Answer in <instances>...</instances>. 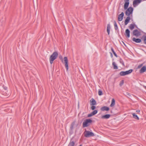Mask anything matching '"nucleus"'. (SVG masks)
Instances as JSON below:
<instances>
[{
	"label": "nucleus",
	"mask_w": 146,
	"mask_h": 146,
	"mask_svg": "<svg viewBox=\"0 0 146 146\" xmlns=\"http://www.w3.org/2000/svg\"><path fill=\"white\" fill-rule=\"evenodd\" d=\"M124 23H125V25L124 26V28H125V26H126L128 24V17H127L126 18V19Z\"/></svg>",
	"instance_id": "21"
},
{
	"label": "nucleus",
	"mask_w": 146,
	"mask_h": 146,
	"mask_svg": "<svg viewBox=\"0 0 146 146\" xmlns=\"http://www.w3.org/2000/svg\"><path fill=\"white\" fill-rule=\"evenodd\" d=\"M146 71V66H144L140 70L141 73H143Z\"/></svg>",
	"instance_id": "12"
},
{
	"label": "nucleus",
	"mask_w": 146,
	"mask_h": 146,
	"mask_svg": "<svg viewBox=\"0 0 146 146\" xmlns=\"http://www.w3.org/2000/svg\"><path fill=\"white\" fill-rule=\"evenodd\" d=\"M58 54L57 52H55L53 53L52 55L50 56L49 60L50 63L51 64H52L53 61L57 57Z\"/></svg>",
	"instance_id": "1"
},
{
	"label": "nucleus",
	"mask_w": 146,
	"mask_h": 146,
	"mask_svg": "<svg viewBox=\"0 0 146 146\" xmlns=\"http://www.w3.org/2000/svg\"><path fill=\"white\" fill-rule=\"evenodd\" d=\"M120 42V43L122 45H123L122 44H123L124 46H126V47H127V46L126 45H125V44L124 43V42H123V41H121V42Z\"/></svg>",
	"instance_id": "28"
},
{
	"label": "nucleus",
	"mask_w": 146,
	"mask_h": 146,
	"mask_svg": "<svg viewBox=\"0 0 146 146\" xmlns=\"http://www.w3.org/2000/svg\"><path fill=\"white\" fill-rule=\"evenodd\" d=\"M98 112V111L97 110H94L93 111L92 113V115H94L96 114Z\"/></svg>",
	"instance_id": "25"
},
{
	"label": "nucleus",
	"mask_w": 146,
	"mask_h": 146,
	"mask_svg": "<svg viewBox=\"0 0 146 146\" xmlns=\"http://www.w3.org/2000/svg\"><path fill=\"white\" fill-rule=\"evenodd\" d=\"M121 63L123 65V66L124 65L123 62V61H120Z\"/></svg>",
	"instance_id": "36"
},
{
	"label": "nucleus",
	"mask_w": 146,
	"mask_h": 146,
	"mask_svg": "<svg viewBox=\"0 0 146 146\" xmlns=\"http://www.w3.org/2000/svg\"><path fill=\"white\" fill-rule=\"evenodd\" d=\"M132 72V70L131 69L128 70V74L131 73Z\"/></svg>",
	"instance_id": "32"
},
{
	"label": "nucleus",
	"mask_w": 146,
	"mask_h": 146,
	"mask_svg": "<svg viewBox=\"0 0 146 146\" xmlns=\"http://www.w3.org/2000/svg\"><path fill=\"white\" fill-rule=\"evenodd\" d=\"M125 35L126 37H128V29H127L126 30Z\"/></svg>",
	"instance_id": "26"
},
{
	"label": "nucleus",
	"mask_w": 146,
	"mask_h": 146,
	"mask_svg": "<svg viewBox=\"0 0 146 146\" xmlns=\"http://www.w3.org/2000/svg\"><path fill=\"white\" fill-rule=\"evenodd\" d=\"M132 40L136 43H140L141 42V39L139 38H133L132 39Z\"/></svg>",
	"instance_id": "11"
},
{
	"label": "nucleus",
	"mask_w": 146,
	"mask_h": 146,
	"mask_svg": "<svg viewBox=\"0 0 146 146\" xmlns=\"http://www.w3.org/2000/svg\"><path fill=\"white\" fill-rule=\"evenodd\" d=\"M110 114H106L102 115L101 117V118L102 119H107L110 117Z\"/></svg>",
	"instance_id": "8"
},
{
	"label": "nucleus",
	"mask_w": 146,
	"mask_h": 146,
	"mask_svg": "<svg viewBox=\"0 0 146 146\" xmlns=\"http://www.w3.org/2000/svg\"><path fill=\"white\" fill-rule=\"evenodd\" d=\"M90 102L91 103V105H95L96 104V101L93 98L90 100Z\"/></svg>",
	"instance_id": "14"
},
{
	"label": "nucleus",
	"mask_w": 146,
	"mask_h": 146,
	"mask_svg": "<svg viewBox=\"0 0 146 146\" xmlns=\"http://www.w3.org/2000/svg\"><path fill=\"white\" fill-rule=\"evenodd\" d=\"M144 87H145V89H146V86H144Z\"/></svg>",
	"instance_id": "44"
},
{
	"label": "nucleus",
	"mask_w": 146,
	"mask_h": 146,
	"mask_svg": "<svg viewBox=\"0 0 146 146\" xmlns=\"http://www.w3.org/2000/svg\"><path fill=\"white\" fill-rule=\"evenodd\" d=\"M133 35L136 36H138L140 35V33L137 30H135L133 31Z\"/></svg>",
	"instance_id": "6"
},
{
	"label": "nucleus",
	"mask_w": 146,
	"mask_h": 146,
	"mask_svg": "<svg viewBox=\"0 0 146 146\" xmlns=\"http://www.w3.org/2000/svg\"><path fill=\"white\" fill-rule=\"evenodd\" d=\"M112 65L113 66V68L114 69H118V67L115 62H112Z\"/></svg>",
	"instance_id": "17"
},
{
	"label": "nucleus",
	"mask_w": 146,
	"mask_h": 146,
	"mask_svg": "<svg viewBox=\"0 0 146 146\" xmlns=\"http://www.w3.org/2000/svg\"><path fill=\"white\" fill-rule=\"evenodd\" d=\"M140 110H137L136 111V112H138V113H139V112H140Z\"/></svg>",
	"instance_id": "37"
},
{
	"label": "nucleus",
	"mask_w": 146,
	"mask_h": 146,
	"mask_svg": "<svg viewBox=\"0 0 146 146\" xmlns=\"http://www.w3.org/2000/svg\"><path fill=\"white\" fill-rule=\"evenodd\" d=\"M142 0H134L133 2V5L134 7L137 6L142 1Z\"/></svg>",
	"instance_id": "5"
},
{
	"label": "nucleus",
	"mask_w": 146,
	"mask_h": 146,
	"mask_svg": "<svg viewBox=\"0 0 146 146\" xmlns=\"http://www.w3.org/2000/svg\"><path fill=\"white\" fill-rule=\"evenodd\" d=\"M111 29V27L109 24H108L107 25V31L108 33V35H109L110 33V30Z\"/></svg>",
	"instance_id": "13"
},
{
	"label": "nucleus",
	"mask_w": 146,
	"mask_h": 146,
	"mask_svg": "<svg viewBox=\"0 0 146 146\" xmlns=\"http://www.w3.org/2000/svg\"><path fill=\"white\" fill-rule=\"evenodd\" d=\"M128 22H129V18L128 17Z\"/></svg>",
	"instance_id": "42"
},
{
	"label": "nucleus",
	"mask_w": 146,
	"mask_h": 146,
	"mask_svg": "<svg viewBox=\"0 0 146 146\" xmlns=\"http://www.w3.org/2000/svg\"><path fill=\"white\" fill-rule=\"evenodd\" d=\"M93 115H92V113H90L88 115V117H90Z\"/></svg>",
	"instance_id": "29"
},
{
	"label": "nucleus",
	"mask_w": 146,
	"mask_h": 146,
	"mask_svg": "<svg viewBox=\"0 0 146 146\" xmlns=\"http://www.w3.org/2000/svg\"><path fill=\"white\" fill-rule=\"evenodd\" d=\"M95 108V107L94 106H92L91 107V109L92 110H94Z\"/></svg>",
	"instance_id": "30"
},
{
	"label": "nucleus",
	"mask_w": 146,
	"mask_h": 146,
	"mask_svg": "<svg viewBox=\"0 0 146 146\" xmlns=\"http://www.w3.org/2000/svg\"><path fill=\"white\" fill-rule=\"evenodd\" d=\"M142 65H143L142 64H141L139 65L138 66V68H141L142 66Z\"/></svg>",
	"instance_id": "35"
},
{
	"label": "nucleus",
	"mask_w": 146,
	"mask_h": 146,
	"mask_svg": "<svg viewBox=\"0 0 146 146\" xmlns=\"http://www.w3.org/2000/svg\"><path fill=\"white\" fill-rule=\"evenodd\" d=\"M79 146H81V145H80Z\"/></svg>",
	"instance_id": "45"
},
{
	"label": "nucleus",
	"mask_w": 146,
	"mask_h": 146,
	"mask_svg": "<svg viewBox=\"0 0 146 146\" xmlns=\"http://www.w3.org/2000/svg\"><path fill=\"white\" fill-rule=\"evenodd\" d=\"M125 3L124 4V9H126L128 7V0H124Z\"/></svg>",
	"instance_id": "18"
},
{
	"label": "nucleus",
	"mask_w": 146,
	"mask_h": 146,
	"mask_svg": "<svg viewBox=\"0 0 146 146\" xmlns=\"http://www.w3.org/2000/svg\"><path fill=\"white\" fill-rule=\"evenodd\" d=\"M133 9L132 8L130 7L129 8H128V9Z\"/></svg>",
	"instance_id": "39"
},
{
	"label": "nucleus",
	"mask_w": 146,
	"mask_h": 146,
	"mask_svg": "<svg viewBox=\"0 0 146 146\" xmlns=\"http://www.w3.org/2000/svg\"><path fill=\"white\" fill-rule=\"evenodd\" d=\"M111 49L112 51V52H113V54H115V52L114 51V50H113V48H111Z\"/></svg>",
	"instance_id": "33"
},
{
	"label": "nucleus",
	"mask_w": 146,
	"mask_h": 146,
	"mask_svg": "<svg viewBox=\"0 0 146 146\" xmlns=\"http://www.w3.org/2000/svg\"><path fill=\"white\" fill-rule=\"evenodd\" d=\"M144 42L146 44V36L144 37Z\"/></svg>",
	"instance_id": "31"
},
{
	"label": "nucleus",
	"mask_w": 146,
	"mask_h": 146,
	"mask_svg": "<svg viewBox=\"0 0 146 146\" xmlns=\"http://www.w3.org/2000/svg\"><path fill=\"white\" fill-rule=\"evenodd\" d=\"M123 83H124L123 80H122L121 81V82L120 83V84H119V85L120 86H121L123 84Z\"/></svg>",
	"instance_id": "27"
},
{
	"label": "nucleus",
	"mask_w": 146,
	"mask_h": 146,
	"mask_svg": "<svg viewBox=\"0 0 146 146\" xmlns=\"http://www.w3.org/2000/svg\"><path fill=\"white\" fill-rule=\"evenodd\" d=\"M131 10L128 9V12L129 11V10Z\"/></svg>",
	"instance_id": "43"
},
{
	"label": "nucleus",
	"mask_w": 146,
	"mask_h": 146,
	"mask_svg": "<svg viewBox=\"0 0 146 146\" xmlns=\"http://www.w3.org/2000/svg\"><path fill=\"white\" fill-rule=\"evenodd\" d=\"M114 24L115 29V30H117L118 29V27L117 25V24L115 21H114Z\"/></svg>",
	"instance_id": "23"
},
{
	"label": "nucleus",
	"mask_w": 146,
	"mask_h": 146,
	"mask_svg": "<svg viewBox=\"0 0 146 146\" xmlns=\"http://www.w3.org/2000/svg\"><path fill=\"white\" fill-rule=\"evenodd\" d=\"M128 74V71L125 72L121 71L119 73V75L121 76H124Z\"/></svg>",
	"instance_id": "9"
},
{
	"label": "nucleus",
	"mask_w": 146,
	"mask_h": 146,
	"mask_svg": "<svg viewBox=\"0 0 146 146\" xmlns=\"http://www.w3.org/2000/svg\"><path fill=\"white\" fill-rule=\"evenodd\" d=\"M115 105V100L114 99H112L111 100V104L110 106L111 107H113Z\"/></svg>",
	"instance_id": "16"
},
{
	"label": "nucleus",
	"mask_w": 146,
	"mask_h": 146,
	"mask_svg": "<svg viewBox=\"0 0 146 146\" xmlns=\"http://www.w3.org/2000/svg\"><path fill=\"white\" fill-rule=\"evenodd\" d=\"M92 122V120L90 119L85 120L83 123V127H87L90 125Z\"/></svg>",
	"instance_id": "2"
},
{
	"label": "nucleus",
	"mask_w": 146,
	"mask_h": 146,
	"mask_svg": "<svg viewBox=\"0 0 146 146\" xmlns=\"http://www.w3.org/2000/svg\"><path fill=\"white\" fill-rule=\"evenodd\" d=\"M59 58H60V59H61L62 60V61H63V59H62V56H60Z\"/></svg>",
	"instance_id": "34"
},
{
	"label": "nucleus",
	"mask_w": 146,
	"mask_h": 146,
	"mask_svg": "<svg viewBox=\"0 0 146 146\" xmlns=\"http://www.w3.org/2000/svg\"><path fill=\"white\" fill-rule=\"evenodd\" d=\"M64 62L66 70L67 71L68 69V60L67 58L66 57H65L64 58Z\"/></svg>",
	"instance_id": "4"
},
{
	"label": "nucleus",
	"mask_w": 146,
	"mask_h": 146,
	"mask_svg": "<svg viewBox=\"0 0 146 146\" xmlns=\"http://www.w3.org/2000/svg\"><path fill=\"white\" fill-rule=\"evenodd\" d=\"M101 110L102 111H108L109 110V108L107 106H104L101 108Z\"/></svg>",
	"instance_id": "10"
},
{
	"label": "nucleus",
	"mask_w": 146,
	"mask_h": 146,
	"mask_svg": "<svg viewBox=\"0 0 146 146\" xmlns=\"http://www.w3.org/2000/svg\"><path fill=\"white\" fill-rule=\"evenodd\" d=\"M129 32H130V31H129L128 30V37H129Z\"/></svg>",
	"instance_id": "38"
},
{
	"label": "nucleus",
	"mask_w": 146,
	"mask_h": 146,
	"mask_svg": "<svg viewBox=\"0 0 146 146\" xmlns=\"http://www.w3.org/2000/svg\"><path fill=\"white\" fill-rule=\"evenodd\" d=\"M75 121H74L73 122V123H72L71 126L70 127L71 129L72 130L73 129L74 127L75 124Z\"/></svg>",
	"instance_id": "19"
},
{
	"label": "nucleus",
	"mask_w": 146,
	"mask_h": 146,
	"mask_svg": "<svg viewBox=\"0 0 146 146\" xmlns=\"http://www.w3.org/2000/svg\"><path fill=\"white\" fill-rule=\"evenodd\" d=\"M132 115L134 118L137 120H139V118L138 117L135 113H133Z\"/></svg>",
	"instance_id": "15"
},
{
	"label": "nucleus",
	"mask_w": 146,
	"mask_h": 146,
	"mask_svg": "<svg viewBox=\"0 0 146 146\" xmlns=\"http://www.w3.org/2000/svg\"><path fill=\"white\" fill-rule=\"evenodd\" d=\"M74 144L75 143L74 141H71L69 143L68 146H75Z\"/></svg>",
	"instance_id": "20"
},
{
	"label": "nucleus",
	"mask_w": 146,
	"mask_h": 146,
	"mask_svg": "<svg viewBox=\"0 0 146 146\" xmlns=\"http://www.w3.org/2000/svg\"><path fill=\"white\" fill-rule=\"evenodd\" d=\"M84 134L85 136L87 137L94 136V135L93 133L89 131H85L84 132Z\"/></svg>",
	"instance_id": "3"
},
{
	"label": "nucleus",
	"mask_w": 146,
	"mask_h": 146,
	"mask_svg": "<svg viewBox=\"0 0 146 146\" xmlns=\"http://www.w3.org/2000/svg\"><path fill=\"white\" fill-rule=\"evenodd\" d=\"M123 16L124 13L123 12H122L118 16V21H121L123 19Z\"/></svg>",
	"instance_id": "7"
},
{
	"label": "nucleus",
	"mask_w": 146,
	"mask_h": 146,
	"mask_svg": "<svg viewBox=\"0 0 146 146\" xmlns=\"http://www.w3.org/2000/svg\"><path fill=\"white\" fill-rule=\"evenodd\" d=\"M128 9H127V10L126 11V14L127 15V12H128Z\"/></svg>",
	"instance_id": "40"
},
{
	"label": "nucleus",
	"mask_w": 146,
	"mask_h": 146,
	"mask_svg": "<svg viewBox=\"0 0 146 146\" xmlns=\"http://www.w3.org/2000/svg\"><path fill=\"white\" fill-rule=\"evenodd\" d=\"M135 27V25L134 24H132L130 25L129 28L130 29L132 30Z\"/></svg>",
	"instance_id": "22"
},
{
	"label": "nucleus",
	"mask_w": 146,
	"mask_h": 146,
	"mask_svg": "<svg viewBox=\"0 0 146 146\" xmlns=\"http://www.w3.org/2000/svg\"><path fill=\"white\" fill-rule=\"evenodd\" d=\"M114 54L115 56L116 57H117V55L115 53V54Z\"/></svg>",
	"instance_id": "41"
},
{
	"label": "nucleus",
	"mask_w": 146,
	"mask_h": 146,
	"mask_svg": "<svg viewBox=\"0 0 146 146\" xmlns=\"http://www.w3.org/2000/svg\"><path fill=\"white\" fill-rule=\"evenodd\" d=\"M98 94L99 96H101L102 94V92L100 90H99L98 92Z\"/></svg>",
	"instance_id": "24"
}]
</instances>
